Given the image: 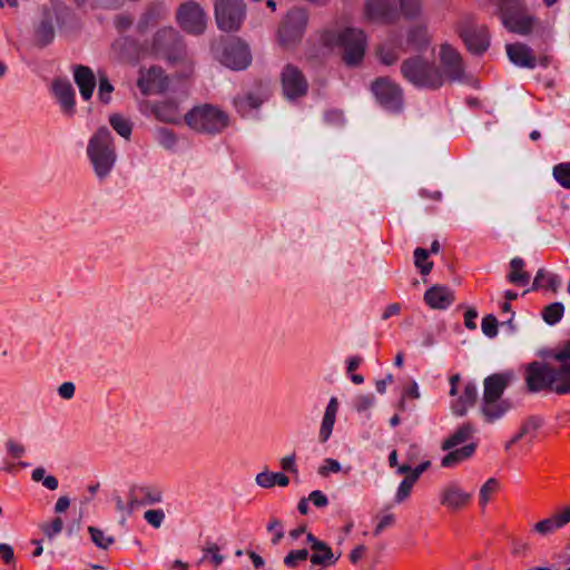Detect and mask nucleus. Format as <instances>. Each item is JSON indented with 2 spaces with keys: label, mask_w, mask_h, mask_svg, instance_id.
<instances>
[{
  "label": "nucleus",
  "mask_w": 570,
  "mask_h": 570,
  "mask_svg": "<svg viewBox=\"0 0 570 570\" xmlns=\"http://www.w3.org/2000/svg\"><path fill=\"white\" fill-rule=\"evenodd\" d=\"M62 528H63V522L60 518H56L51 522L45 523L41 525L43 533L49 539H52L53 537L59 534L61 532Z\"/></svg>",
  "instance_id": "nucleus-53"
},
{
  "label": "nucleus",
  "mask_w": 570,
  "mask_h": 570,
  "mask_svg": "<svg viewBox=\"0 0 570 570\" xmlns=\"http://www.w3.org/2000/svg\"><path fill=\"white\" fill-rule=\"evenodd\" d=\"M130 495L137 498L138 505L140 503H156L161 501V492L153 487H136L131 490Z\"/></svg>",
  "instance_id": "nucleus-35"
},
{
  "label": "nucleus",
  "mask_w": 570,
  "mask_h": 570,
  "mask_svg": "<svg viewBox=\"0 0 570 570\" xmlns=\"http://www.w3.org/2000/svg\"><path fill=\"white\" fill-rule=\"evenodd\" d=\"M507 55L510 61L519 67L533 68L535 66V58L525 45H507Z\"/></svg>",
  "instance_id": "nucleus-24"
},
{
  "label": "nucleus",
  "mask_w": 570,
  "mask_h": 570,
  "mask_svg": "<svg viewBox=\"0 0 570 570\" xmlns=\"http://www.w3.org/2000/svg\"><path fill=\"white\" fill-rule=\"evenodd\" d=\"M375 404V396L373 394H360L354 400V407L360 413L370 412Z\"/></svg>",
  "instance_id": "nucleus-48"
},
{
  "label": "nucleus",
  "mask_w": 570,
  "mask_h": 570,
  "mask_svg": "<svg viewBox=\"0 0 570 570\" xmlns=\"http://www.w3.org/2000/svg\"><path fill=\"white\" fill-rule=\"evenodd\" d=\"M255 482L258 487L264 489H271L275 485L284 488L288 485L289 479L282 472L264 470L256 474Z\"/></svg>",
  "instance_id": "nucleus-29"
},
{
  "label": "nucleus",
  "mask_w": 570,
  "mask_h": 570,
  "mask_svg": "<svg viewBox=\"0 0 570 570\" xmlns=\"http://www.w3.org/2000/svg\"><path fill=\"white\" fill-rule=\"evenodd\" d=\"M6 448L8 453L16 459L21 458L26 453V448L21 443L13 440H9L6 443Z\"/></svg>",
  "instance_id": "nucleus-59"
},
{
  "label": "nucleus",
  "mask_w": 570,
  "mask_h": 570,
  "mask_svg": "<svg viewBox=\"0 0 570 570\" xmlns=\"http://www.w3.org/2000/svg\"><path fill=\"white\" fill-rule=\"evenodd\" d=\"M498 481L494 478L489 479L479 491V503L484 508L491 500L492 494L498 490Z\"/></svg>",
  "instance_id": "nucleus-46"
},
{
  "label": "nucleus",
  "mask_w": 570,
  "mask_h": 570,
  "mask_svg": "<svg viewBox=\"0 0 570 570\" xmlns=\"http://www.w3.org/2000/svg\"><path fill=\"white\" fill-rule=\"evenodd\" d=\"M440 504L451 511L464 509L472 500V492L465 491L458 482L445 484L439 494Z\"/></svg>",
  "instance_id": "nucleus-13"
},
{
  "label": "nucleus",
  "mask_w": 570,
  "mask_h": 570,
  "mask_svg": "<svg viewBox=\"0 0 570 570\" xmlns=\"http://www.w3.org/2000/svg\"><path fill=\"white\" fill-rule=\"evenodd\" d=\"M524 262L522 258L514 257L510 262L509 282L519 286H525L530 282V274L523 271Z\"/></svg>",
  "instance_id": "nucleus-31"
},
{
  "label": "nucleus",
  "mask_w": 570,
  "mask_h": 570,
  "mask_svg": "<svg viewBox=\"0 0 570 570\" xmlns=\"http://www.w3.org/2000/svg\"><path fill=\"white\" fill-rule=\"evenodd\" d=\"M401 50H403L402 42L386 41L377 50L379 60L386 66L394 65L399 59Z\"/></svg>",
  "instance_id": "nucleus-30"
},
{
  "label": "nucleus",
  "mask_w": 570,
  "mask_h": 570,
  "mask_svg": "<svg viewBox=\"0 0 570 570\" xmlns=\"http://www.w3.org/2000/svg\"><path fill=\"white\" fill-rule=\"evenodd\" d=\"M501 21L511 32L528 35L535 26L534 17L521 9L505 10L501 14Z\"/></svg>",
  "instance_id": "nucleus-15"
},
{
  "label": "nucleus",
  "mask_w": 570,
  "mask_h": 570,
  "mask_svg": "<svg viewBox=\"0 0 570 570\" xmlns=\"http://www.w3.org/2000/svg\"><path fill=\"white\" fill-rule=\"evenodd\" d=\"M563 313L564 306L562 303H552L543 309L542 317L548 324L554 325L562 318Z\"/></svg>",
  "instance_id": "nucleus-43"
},
{
  "label": "nucleus",
  "mask_w": 570,
  "mask_h": 570,
  "mask_svg": "<svg viewBox=\"0 0 570 570\" xmlns=\"http://www.w3.org/2000/svg\"><path fill=\"white\" fill-rule=\"evenodd\" d=\"M158 140L166 148H171L176 144L175 135L168 129H160L158 131Z\"/></svg>",
  "instance_id": "nucleus-60"
},
{
  "label": "nucleus",
  "mask_w": 570,
  "mask_h": 570,
  "mask_svg": "<svg viewBox=\"0 0 570 570\" xmlns=\"http://www.w3.org/2000/svg\"><path fill=\"white\" fill-rule=\"evenodd\" d=\"M481 328L488 337H495L498 334V321L493 315H487L482 318Z\"/></svg>",
  "instance_id": "nucleus-52"
},
{
  "label": "nucleus",
  "mask_w": 570,
  "mask_h": 570,
  "mask_svg": "<svg viewBox=\"0 0 570 570\" xmlns=\"http://www.w3.org/2000/svg\"><path fill=\"white\" fill-rule=\"evenodd\" d=\"M267 530L274 533L273 544H277L284 535L282 523L277 519H272L267 525Z\"/></svg>",
  "instance_id": "nucleus-58"
},
{
  "label": "nucleus",
  "mask_w": 570,
  "mask_h": 570,
  "mask_svg": "<svg viewBox=\"0 0 570 570\" xmlns=\"http://www.w3.org/2000/svg\"><path fill=\"white\" fill-rule=\"evenodd\" d=\"M184 120L189 128L209 134L222 131L228 125L227 114L212 105L193 108L184 116Z\"/></svg>",
  "instance_id": "nucleus-3"
},
{
  "label": "nucleus",
  "mask_w": 570,
  "mask_h": 570,
  "mask_svg": "<svg viewBox=\"0 0 570 570\" xmlns=\"http://www.w3.org/2000/svg\"><path fill=\"white\" fill-rule=\"evenodd\" d=\"M420 397H421V393H420L419 384L415 381H413L407 387L404 389L402 396H401V401H400V407L404 409V401L406 399L419 400Z\"/></svg>",
  "instance_id": "nucleus-54"
},
{
  "label": "nucleus",
  "mask_w": 570,
  "mask_h": 570,
  "mask_svg": "<svg viewBox=\"0 0 570 570\" xmlns=\"http://www.w3.org/2000/svg\"><path fill=\"white\" fill-rule=\"evenodd\" d=\"M394 523H395V515L393 513L383 514L376 524L374 534L375 535L380 534L384 529L393 527Z\"/></svg>",
  "instance_id": "nucleus-57"
},
{
  "label": "nucleus",
  "mask_w": 570,
  "mask_h": 570,
  "mask_svg": "<svg viewBox=\"0 0 570 570\" xmlns=\"http://www.w3.org/2000/svg\"><path fill=\"white\" fill-rule=\"evenodd\" d=\"M563 528L557 513L534 524V530L541 535H548Z\"/></svg>",
  "instance_id": "nucleus-41"
},
{
  "label": "nucleus",
  "mask_w": 570,
  "mask_h": 570,
  "mask_svg": "<svg viewBox=\"0 0 570 570\" xmlns=\"http://www.w3.org/2000/svg\"><path fill=\"white\" fill-rule=\"evenodd\" d=\"M177 19L180 27L189 33H202L206 28L205 12L198 3L193 1L180 6Z\"/></svg>",
  "instance_id": "nucleus-10"
},
{
  "label": "nucleus",
  "mask_w": 570,
  "mask_h": 570,
  "mask_svg": "<svg viewBox=\"0 0 570 570\" xmlns=\"http://www.w3.org/2000/svg\"><path fill=\"white\" fill-rule=\"evenodd\" d=\"M114 91L112 85L109 82V80L101 76L99 78V86H98V97L101 102L108 104L111 100V92Z\"/></svg>",
  "instance_id": "nucleus-50"
},
{
  "label": "nucleus",
  "mask_w": 570,
  "mask_h": 570,
  "mask_svg": "<svg viewBox=\"0 0 570 570\" xmlns=\"http://www.w3.org/2000/svg\"><path fill=\"white\" fill-rule=\"evenodd\" d=\"M337 412L338 401L335 396H332L325 407L320 426L318 439L322 443L326 442L331 438L336 422Z\"/></svg>",
  "instance_id": "nucleus-22"
},
{
  "label": "nucleus",
  "mask_w": 570,
  "mask_h": 570,
  "mask_svg": "<svg viewBox=\"0 0 570 570\" xmlns=\"http://www.w3.org/2000/svg\"><path fill=\"white\" fill-rule=\"evenodd\" d=\"M401 72L415 87L429 89L441 87V76L438 73L436 67L421 56L404 60L401 65Z\"/></svg>",
  "instance_id": "nucleus-4"
},
{
  "label": "nucleus",
  "mask_w": 570,
  "mask_h": 570,
  "mask_svg": "<svg viewBox=\"0 0 570 570\" xmlns=\"http://www.w3.org/2000/svg\"><path fill=\"white\" fill-rule=\"evenodd\" d=\"M177 40V32L173 28H165L159 30L154 39V48L156 55L163 53L168 47L174 45Z\"/></svg>",
  "instance_id": "nucleus-33"
},
{
  "label": "nucleus",
  "mask_w": 570,
  "mask_h": 570,
  "mask_svg": "<svg viewBox=\"0 0 570 570\" xmlns=\"http://www.w3.org/2000/svg\"><path fill=\"white\" fill-rule=\"evenodd\" d=\"M338 42L344 50V60L348 65L357 63L364 56L366 37L356 28H346L338 36Z\"/></svg>",
  "instance_id": "nucleus-8"
},
{
  "label": "nucleus",
  "mask_w": 570,
  "mask_h": 570,
  "mask_svg": "<svg viewBox=\"0 0 570 570\" xmlns=\"http://www.w3.org/2000/svg\"><path fill=\"white\" fill-rule=\"evenodd\" d=\"M513 380V374L510 372L494 373L484 380L483 399L489 401L500 400L502 393Z\"/></svg>",
  "instance_id": "nucleus-18"
},
{
  "label": "nucleus",
  "mask_w": 570,
  "mask_h": 570,
  "mask_svg": "<svg viewBox=\"0 0 570 570\" xmlns=\"http://www.w3.org/2000/svg\"><path fill=\"white\" fill-rule=\"evenodd\" d=\"M554 392L563 394L570 392V363H563L554 370Z\"/></svg>",
  "instance_id": "nucleus-36"
},
{
  "label": "nucleus",
  "mask_w": 570,
  "mask_h": 570,
  "mask_svg": "<svg viewBox=\"0 0 570 570\" xmlns=\"http://www.w3.org/2000/svg\"><path fill=\"white\" fill-rule=\"evenodd\" d=\"M50 89L60 106L61 112L67 117H73L76 114V95L71 83L65 79H55Z\"/></svg>",
  "instance_id": "nucleus-14"
},
{
  "label": "nucleus",
  "mask_w": 570,
  "mask_h": 570,
  "mask_svg": "<svg viewBox=\"0 0 570 570\" xmlns=\"http://www.w3.org/2000/svg\"><path fill=\"white\" fill-rule=\"evenodd\" d=\"M478 396L476 385L468 383L464 386L463 394L458 400L456 404L453 405L454 413L463 415L469 406L474 404Z\"/></svg>",
  "instance_id": "nucleus-32"
},
{
  "label": "nucleus",
  "mask_w": 570,
  "mask_h": 570,
  "mask_svg": "<svg viewBox=\"0 0 570 570\" xmlns=\"http://www.w3.org/2000/svg\"><path fill=\"white\" fill-rule=\"evenodd\" d=\"M283 94L287 99H296L307 92L308 83L302 71L293 66L286 65L281 73Z\"/></svg>",
  "instance_id": "nucleus-11"
},
{
  "label": "nucleus",
  "mask_w": 570,
  "mask_h": 570,
  "mask_svg": "<svg viewBox=\"0 0 570 570\" xmlns=\"http://www.w3.org/2000/svg\"><path fill=\"white\" fill-rule=\"evenodd\" d=\"M414 484H415V481H413V479H410L409 476H406L397 487L395 498H394L395 502L402 503L403 501H405L410 497Z\"/></svg>",
  "instance_id": "nucleus-49"
},
{
  "label": "nucleus",
  "mask_w": 570,
  "mask_h": 570,
  "mask_svg": "<svg viewBox=\"0 0 570 570\" xmlns=\"http://www.w3.org/2000/svg\"><path fill=\"white\" fill-rule=\"evenodd\" d=\"M145 520L154 528H159L165 519L163 510H148L144 514Z\"/></svg>",
  "instance_id": "nucleus-55"
},
{
  "label": "nucleus",
  "mask_w": 570,
  "mask_h": 570,
  "mask_svg": "<svg viewBox=\"0 0 570 570\" xmlns=\"http://www.w3.org/2000/svg\"><path fill=\"white\" fill-rule=\"evenodd\" d=\"M116 508L120 513L130 514L137 507V498L131 497L128 503H125L121 498H116Z\"/></svg>",
  "instance_id": "nucleus-56"
},
{
  "label": "nucleus",
  "mask_w": 570,
  "mask_h": 570,
  "mask_svg": "<svg viewBox=\"0 0 570 570\" xmlns=\"http://www.w3.org/2000/svg\"><path fill=\"white\" fill-rule=\"evenodd\" d=\"M308 501L316 508H324L328 504L327 497L320 490H314L308 495Z\"/></svg>",
  "instance_id": "nucleus-61"
},
{
  "label": "nucleus",
  "mask_w": 570,
  "mask_h": 570,
  "mask_svg": "<svg viewBox=\"0 0 570 570\" xmlns=\"http://www.w3.org/2000/svg\"><path fill=\"white\" fill-rule=\"evenodd\" d=\"M215 16L219 29L235 31L244 20L245 6L242 0H217Z\"/></svg>",
  "instance_id": "nucleus-6"
},
{
  "label": "nucleus",
  "mask_w": 570,
  "mask_h": 570,
  "mask_svg": "<svg viewBox=\"0 0 570 570\" xmlns=\"http://www.w3.org/2000/svg\"><path fill=\"white\" fill-rule=\"evenodd\" d=\"M465 42L468 45V47L470 48V50L476 52V53H480V52H483L484 50H487V48L489 47V38L487 37V35H469L465 37Z\"/></svg>",
  "instance_id": "nucleus-45"
},
{
  "label": "nucleus",
  "mask_w": 570,
  "mask_h": 570,
  "mask_svg": "<svg viewBox=\"0 0 570 570\" xmlns=\"http://www.w3.org/2000/svg\"><path fill=\"white\" fill-rule=\"evenodd\" d=\"M377 100L389 109H397L401 104L402 92L400 87L389 79H377L372 86Z\"/></svg>",
  "instance_id": "nucleus-16"
},
{
  "label": "nucleus",
  "mask_w": 570,
  "mask_h": 570,
  "mask_svg": "<svg viewBox=\"0 0 570 570\" xmlns=\"http://www.w3.org/2000/svg\"><path fill=\"white\" fill-rule=\"evenodd\" d=\"M73 80L79 88L82 99L89 100L92 97L97 82L92 70L86 66H76L73 68Z\"/></svg>",
  "instance_id": "nucleus-21"
},
{
  "label": "nucleus",
  "mask_w": 570,
  "mask_h": 570,
  "mask_svg": "<svg viewBox=\"0 0 570 570\" xmlns=\"http://www.w3.org/2000/svg\"><path fill=\"white\" fill-rule=\"evenodd\" d=\"M511 405L508 401H489L482 400V413L488 422H494L501 419L509 410Z\"/></svg>",
  "instance_id": "nucleus-28"
},
{
  "label": "nucleus",
  "mask_w": 570,
  "mask_h": 570,
  "mask_svg": "<svg viewBox=\"0 0 570 570\" xmlns=\"http://www.w3.org/2000/svg\"><path fill=\"white\" fill-rule=\"evenodd\" d=\"M86 154L96 177L99 180L109 177L117 161V153L108 128H99L89 138Z\"/></svg>",
  "instance_id": "nucleus-1"
},
{
  "label": "nucleus",
  "mask_w": 570,
  "mask_h": 570,
  "mask_svg": "<svg viewBox=\"0 0 570 570\" xmlns=\"http://www.w3.org/2000/svg\"><path fill=\"white\" fill-rule=\"evenodd\" d=\"M261 100L252 95L245 97V98H242V99H238L236 101L238 108L240 110H244L245 108H257L259 105H261Z\"/></svg>",
  "instance_id": "nucleus-64"
},
{
  "label": "nucleus",
  "mask_w": 570,
  "mask_h": 570,
  "mask_svg": "<svg viewBox=\"0 0 570 570\" xmlns=\"http://www.w3.org/2000/svg\"><path fill=\"white\" fill-rule=\"evenodd\" d=\"M279 464L284 471L291 472V473H297L295 454H291V455L282 458L279 461Z\"/></svg>",
  "instance_id": "nucleus-62"
},
{
  "label": "nucleus",
  "mask_w": 570,
  "mask_h": 570,
  "mask_svg": "<svg viewBox=\"0 0 570 570\" xmlns=\"http://www.w3.org/2000/svg\"><path fill=\"white\" fill-rule=\"evenodd\" d=\"M421 12L417 0H365V18L376 23H394L402 18L411 19Z\"/></svg>",
  "instance_id": "nucleus-2"
},
{
  "label": "nucleus",
  "mask_w": 570,
  "mask_h": 570,
  "mask_svg": "<svg viewBox=\"0 0 570 570\" xmlns=\"http://www.w3.org/2000/svg\"><path fill=\"white\" fill-rule=\"evenodd\" d=\"M306 540L313 550L311 556V562L313 564L330 567L336 563L340 558V553L335 554L325 542L318 540L312 533L306 535Z\"/></svg>",
  "instance_id": "nucleus-19"
},
{
  "label": "nucleus",
  "mask_w": 570,
  "mask_h": 570,
  "mask_svg": "<svg viewBox=\"0 0 570 570\" xmlns=\"http://www.w3.org/2000/svg\"><path fill=\"white\" fill-rule=\"evenodd\" d=\"M401 42L403 43V50L421 52L430 46V36L425 28L415 27L407 32L405 40Z\"/></svg>",
  "instance_id": "nucleus-25"
},
{
  "label": "nucleus",
  "mask_w": 570,
  "mask_h": 570,
  "mask_svg": "<svg viewBox=\"0 0 570 570\" xmlns=\"http://www.w3.org/2000/svg\"><path fill=\"white\" fill-rule=\"evenodd\" d=\"M156 118L163 122L176 124L181 118V108L176 100H165L151 106Z\"/></svg>",
  "instance_id": "nucleus-23"
},
{
  "label": "nucleus",
  "mask_w": 570,
  "mask_h": 570,
  "mask_svg": "<svg viewBox=\"0 0 570 570\" xmlns=\"http://www.w3.org/2000/svg\"><path fill=\"white\" fill-rule=\"evenodd\" d=\"M539 428L540 422L537 420H529L524 422L520 428L519 432L505 444V449L510 450L514 443H517L523 438H528L529 443H531L534 440Z\"/></svg>",
  "instance_id": "nucleus-34"
},
{
  "label": "nucleus",
  "mask_w": 570,
  "mask_h": 570,
  "mask_svg": "<svg viewBox=\"0 0 570 570\" xmlns=\"http://www.w3.org/2000/svg\"><path fill=\"white\" fill-rule=\"evenodd\" d=\"M308 552L306 549L293 550L284 558V564L288 568H295L301 561L306 560Z\"/></svg>",
  "instance_id": "nucleus-51"
},
{
  "label": "nucleus",
  "mask_w": 570,
  "mask_h": 570,
  "mask_svg": "<svg viewBox=\"0 0 570 570\" xmlns=\"http://www.w3.org/2000/svg\"><path fill=\"white\" fill-rule=\"evenodd\" d=\"M137 86L144 96L158 95L168 87V78L158 67L141 68Z\"/></svg>",
  "instance_id": "nucleus-12"
},
{
  "label": "nucleus",
  "mask_w": 570,
  "mask_h": 570,
  "mask_svg": "<svg viewBox=\"0 0 570 570\" xmlns=\"http://www.w3.org/2000/svg\"><path fill=\"white\" fill-rule=\"evenodd\" d=\"M220 60L226 67L240 70L249 65L250 55L246 45L234 41L225 48Z\"/></svg>",
  "instance_id": "nucleus-17"
},
{
  "label": "nucleus",
  "mask_w": 570,
  "mask_h": 570,
  "mask_svg": "<svg viewBox=\"0 0 570 570\" xmlns=\"http://www.w3.org/2000/svg\"><path fill=\"white\" fill-rule=\"evenodd\" d=\"M428 257L429 253L426 249L416 248L414 250V264L423 275H428L433 268V263L429 262Z\"/></svg>",
  "instance_id": "nucleus-47"
},
{
  "label": "nucleus",
  "mask_w": 570,
  "mask_h": 570,
  "mask_svg": "<svg viewBox=\"0 0 570 570\" xmlns=\"http://www.w3.org/2000/svg\"><path fill=\"white\" fill-rule=\"evenodd\" d=\"M88 532L90 534L91 541L99 549L106 550L115 542V538L112 535L107 534L104 530L99 528L89 527Z\"/></svg>",
  "instance_id": "nucleus-39"
},
{
  "label": "nucleus",
  "mask_w": 570,
  "mask_h": 570,
  "mask_svg": "<svg viewBox=\"0 0 570 570\" xmlns=\"http://www.w3.org/2000/svg\"><path fill=\"white\" fill-rule=\"evenodd\" d=\"M552 176L560 186L570 190V163L553 166Z\"/></svg>",
  "instance_id": "nucleus-42"
},
{
  "label": "nucleus",
  "mask_w": 570,
  "mask_h": 570,
  "mask_svg": "<svg viewBox=\"0 0 570 570\" xmlns=\"http://www.w3.org/2000/svg\"><path fill=\"white\" fill-rule=\"evenodd\" d=\"M554 370L547 364L533 362L525 370V383L531 392L554 391Z\"/></svg>",
  "instance_id": "nucleus-9"
},
{
  "label": "nucleus",
  "mask_w": 570,
  "mask_h": 570,
  "mask_svg": "<svg viewBox=\"0 0 570 570\" xmlns=\"http://www.w3.org/2000/svg\"><path fill=\"white\" fill-rule=\"evenodd\" d=\"M475 449H476L475 443H469V444L463 445L462 448H459V449L454 448V449L450 450L449 453L442 458L441 466L451 469V468L459 465L460 463L472 458L475 452Z\"/></svg>",
  "instance_id": "nucleus-26"
},
{
  "label": "nucleus",
  "mask_w": 570,
  "mask_h": 570,
  "mask_svg": "<svg viewBox=\"0 0 570 570\" xmlns=\"http://www.w3.org/2000/svg\"><path fill=\"white\" fill-rule=\"evenodd\" d=\"M76 386L72 382H65L58 387V394L63 400H71L75 395Z\"/></svg>",
  "instance_id": "nucleus-63"
},
{
  "label": "nucleus",
  "mask_w": 570,
  "mask_h": 570,
  "mask_svg": "<svg viewBox=\"0 0 570 570\" xmlns=\"http://www.w3.org/2000/svg\"><path fill=\"white\" fill-rule=\"evenodd\" d=\"M55 37L53 20L52 18L45 19L36 31L37 41L41 46H46L52 41Z\"/></svg>",
  "instance_id": "nucleus-38"
},
{
  "label": "nucleus",
  "mask_w": 570,
  "mask_h": 570,
  "mask_svg": "<svg viewBox=\"0 0 570 570\" xmlns=\"http://www.w3.org/2000/svg\"><path fill=\"white\" fill-rule=\"evenodd\" d=\"M474 433V428L470 424H463L441 443L442 451H450L468 442Z\"/></svg>",
  "instance_id": "nucleus-27"
},
{
  "label": "nucleus",
  "mask_w": 570,
  "mask_h": 570,
  "mask_svg": "<svg viewBox=\"0 0 570 570\" xmlns=\"http://www.w3.org/2000/svg\"><path fill=\"white\" fill-rule=\"evenodd\" d=\"M202 561H209L214 567H219L224 561L219 547L216 543H207L203 549Z\"/></svg>",
  "instance_id": "nucleus-44"
},
{
  "label": "nucleus",
  "mask_w": 570,
  "mask_h": 570,
  "mask_svg": "<svg viewBox=\"0 0 570 570\" xmlns=\"http://www.w3.org/2000/svg\"><path fill=\"white\" fill-rule=\"evenodd\" d=\"M438 73L441 76V87L450 81H461L464 77V66L459 52L450 45L443 43L439 51Z\"/></svg>",
  "instance_id": "nucleus-5"
},
{
  "label": "nucleus",
  "mask_w": 570,
  "mask_h": 570,
  "mask_svg": "<svg viewBox=\"0 0 570 570\" xmlns=\"http://www.w3.org/2000/svg\"><path fill=\"white\" fill-rule=\"evenodd\" d=\"M352 468L346 466L343 468L341 463L332 458H326L322 461L320 466L317 468V473L322 478H328L332 473H341L348 474Z\"/></svg>",
  "instance_id": "nucleus-37"
},
{
  "label": "nucleus",
  "mask_w": 570,
  "mask_h": 570,
  "mask_svg": "<svg viewBox=\"0 0 570 570\" xmlns=\"http://www.w3.org/2000/svg\"><path fill=\"white\" fill-rule=\"evenodd\" d=\"M307 16L303 10H293L287 13L278 30V40L283 47L296 45L303 36Z\"/></svg>",
  "instance_id": "nucleus-7"
},
{
  "label": "nucleus",
  "mask_w": 570,
  "mask_h": 570,
  "mask_svg": "<svg viewBox=\"0 0 570 570\" xmlns=\"http://www.w3.org/2000/svg\"><path fill=\"white\" fill-rule=\"evenodd\" d=\"M110 126L117 131L118 135L128 139L131 135L132 125L131 122L124 118L121 115L114 114L109 117Z\"/></svg>",
  "instance_id": "nucleus-40"
},
{
  "label": "nucleus",
  "mask_w": 570,
  "mask_h": 570,
  "mask_svg": "<svg viewBox=\"0 0 570 570\" xmlns=\"http://www.w3.org/2000/svg\"><path fill=\"white\" fill-rule=\"evenodd\" d=\"M424 302L433 309H445L454 302V293L446 286L434 285L424 293Z\"/></svg>",
  "instance_id": "nucleus-20"
}]
</instances>
